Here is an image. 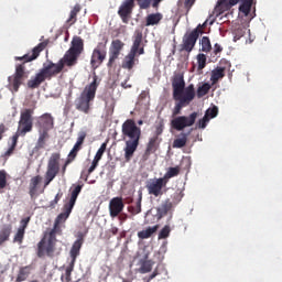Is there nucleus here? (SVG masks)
Listing matches in <instances>:
<instances>
[{"label":"nucleus","mask_w":282,"mask_h":282,"mask_svg":"<svg viewBox=\"0 0 282 282\" xmlns=\"http://www.w3.org/2000/svg\"><path fill=\"white\" fill-rule=\"evenodd\" d=\"M78 56L80 55L68 50L58 63L48 62V64H44L39 73L28 82L29 89H39L45 80H52L54 76H58L65 69V65L66 67H74L78 63Z\"/></svg>","instance_id":"nucleus-1"},{"label":"nucleus","mask_w":282,"mask_h":282,"mask_svg":"<svg viewBox=\"0 0 282 282\" xmlns=\"http://www.w3.org/2000/svg\"><path fill=\"white\" fill-rule=\"evenodd\" d=\"M45 50V43H40L36 45L31 53H28L23 56H15L14 61H22L21 64L15 65V72L13 75L8 77V89L13 94L19 91V88L28 78L30 77V72L25 68V63H32V61H36L37 56Z\"/></svg>","instance_id":"nucleus-2"},{"label":"nucleus","mask_w":282,"mask_h":282,"mask_svg":"<svg viewBox=\"0 0 282 282\" xmlns=\"http://www.w3.org/2000/svg\"><path fill=\"white\" fill-rule=\"evenodd\" d=\"M121 133L123 138H128L126 141L124 160L126 162H131L133 154L138 151L140 147V138H142V129L138 127L135 120L127 119L121 126Z\"/></svg>","instance_id":"nucleus-3"},{"label":"nucleus","mask_w":282,"mask_h":282,"mask_svg":"<svg viewBox=\"0 0 282 282\" xmlns=\"http://www.w3.org/2000/svg\"><path fill=\"white\" fill-rule=\"evenodd\" d=\"M98 85V76L94 75L93 82L86 85L80 95L75 99V109H77V111L89 115L91 111V101L96 99Z\"/></svg>","instance_id":"nucleus-4"},{"label":"nucleus","mask_w":282,"mask_h":282,"mask_svg":"<svg viewBox=\"0 0 282 282\" xmlns=\"http://www.w3.org/2000/svg\"><path fill=\"white\" fill-rule=\"evenodd\" d=\"M57 241L55 230H51L48 234H45L37 243L36 256L39 259H43V257H50L51 259L53 257H58V254L63 252V249H56Z\"/></svg>","instance_id":"nucleus-5"},{"label":"nucleus","mask_w":282,"mask_h":282,"mask_svg":"<svg viewBox=\"0 0 282 282\" xmlns=\"http://www.w3.org/2000/svg\"><path fill=\"white\" fill-rule=\"evenodd\" d=\"M39 139L36 142V149H45V142L50 140V131L54 129V117L51 113H43L39 117L36 122Z\"/></svg>","instance_id":"nucleus-6"},{"label":"nucleus","mask_w":282,"mask_h":282,"mask_svg":"<svg viewBox=\"0 0 282 282\" xmlns=\"http://www.w3.org/2000/svg\"><path fill=\"white\" fill-rule=\"evenodd\" d=\"M174 100L176 104L172 111V118H177L180 113H182V109H184V107H188V105L195 100V86L191 84L185 88L184 95L178 96V99Z\"/></svg>","instance_id":"nucleus-7"},{"label":"nucleus","mask_w":282,"mask_h":282,"mask_svg":"<svg viewBox=\"0 0 282 282\" xmlns=\"http://www.w3.org/2000/svg\"><path fill=\"white\" fill-rule=\"evenodd\" d=\"M34 110L24 109L20 113V120L18 122V131L22 134V138H25L28 133H31L34 128V118L32 117Z\"/></svg>","instance_id":"nucleus-8"},{"label":"nucleus","mask_w":282,"mask_h":282,"mask_svg":"<svg viewBox=\"0 0 282 282\" xmlns=\"http://www.w3.org/2000/svg\"><path fill=\"white\" fill-rule=\"evenodd\" d=\"M199 117V112H192L189 116H178L171 120V127L175 131H184L187 127H193Z\"/></svg>","instance_id":"nucleus-9"},{"label":"nucleus","mask_w":282,"mask_h":282,"mask_svg":"<svg viewBox=\"0 0 282 282\" xmlns=\"http://www.w3.org/2000/svg\"><path fill=\"white\" fill-rule=\"evenodd\" d=\"M107 58V42L106 43H98L97 47L94 48L90 65L93 69H98Z\"/></svg>","instance_id":"nucleus-10"},{"label":"nucleus","mask_w":282,"mask_h":282,"mask_svg":"<svg viewBox=\"0 0 282 282\" xmlns=\"http://www.w3.org/2000/svg\"><path fill=\"white\" fill-rule=\"evenodd\" d=\"M199 34H202V30L194 29L192 32L186 33L183 36V42L181 44V52H187L191 54L197 44V39H199Z\"/></svg>","instance_id":"nucleus-11"},{"label":"nucleus","mask_w":282,"mask_h":282,"mask_svg":"<svg viewBox=\"0 0 282 282\" xmlns=\"http://www.w3.org/2000/svg\"><path fill=\"white\" fill-rule=\"evenodd\" d=\"M135 8V0H124L119 9L118 14L122 21V23L128 24L131 21V17L133 14V9Z\"/></svg>","instance_id":"nucleus-12"},{"label":"nucleus","mask_w":282,"mask_h":282,"mask_svg":"<svg viewBox=\"0 0 282 282\" xmlns=\"http://www.w3.org/2000/svg\"><path fill=\"white\" fill-rule=\"evenodd\" d=\"M59 172H61V153L55 152L48 159L45 175L54 180Z\"/></svg>","instance_id":"nucleus-13"},{"label":"nucleus","mask_w":282,"mask_h":282,"mask_svg":"<svg viewBox=\"0 0 282 282\" xmlns=\"http://www.w3.org/2000/svg\"><path fill=\"white\" fill-rule=\"evenodd\" d=\"M172 87H173V100L180 99V96H184V91H186V82H184V74L177 73L172 78Z\"/></svg>","instance_id":"nucleus-14"},{"label":"nucleus","mask_w":282,"mask_h":282,"mask_svg":"<svg viewBox=\"0 0 282 282\" xmlns=\"http://www.w3.org/2000/svg\"><path fill=\"white\" fill-rule=\"evenodd\" d=\"M124 48L123 42L120 40H113L111 42L110 48H109V61L107 63V67L111 69L113 65H116V61L120 57V53Z\"/></svg>","instance_id":"nucleus-15"},{"label":"nucleus","mask_w":282,"mask_h":282,"mask_svg":"<svg viewBox=\"0 0 282 282\" xmlns=\"http://www.w3.org/2000/svg\"><path fill=\"white\" fill-rule=\"evenodd\" d=\"M169 184V181H165L163 177L154 178L147 184L149 195H153L154 197H160L163 195L162 188Z\"/></svg>","instance_id":"nucleus-16"},{"label":"nucleus","mask_w":282,"mask_h":282,"mask_svg":"<svg viewBox=\"0 0 282 282\" xmlns=\"http://www.w3.org/2000/svg\"><path fill=\"white\" fill-rule=\"evenodd\" d=\"M124 210V202L122 200V197H113L109 202V213L110 217L116 218L120 213Z\"/></svg>","instance_id":"nucleus-17"},{"label":"nucleus","mask_w":282,"mask_h":282,"mask_svg":"<svg viewBox=\"0 0 282 282\" xmlns=\"http://www.w3.org/2000/svg\"><path fill=\"white\" fill-rule=\"evenodd\" d=\"M63 213H61L56 219H55V224L54 227L51 230H55V235L61 232V224H63V221H67L69 215H72V210H74V207H69L68 205L64 204V208H63Z\"/></svg>","instance_id":"nucleus-18"},{"label":"nucleus","mask_w":282,"mask_h":282,"mask_svg":"<svg viewBox=\"0 0 282 282\" xmlns=\"http://www.w3.org/2000/svg\"><path fill=\"white\" fill-rule=\"evenodd\" d=\"M105 151H107V143H102L100 145V148L98 149V151L93 160V163H91L90 167L88 169L86 178L89 177V175H91V173L95 172L96 169H98V163L100 162V160H102V155H105Z\"/></svg>","instance_id":"nucleus-19"},{"label":"nucleus","mask_w":282,"mask_h":282,"mask_svg":"<svg viewBox=\"0 0 282 282\" xmlns=\"http://www.w3.org/2000/svg\"><path fill=\"white\" fill-rule=\"evenodd\" d=\"M140 63V59L138 58V54L132 53L131 51L124 56L121 67L122 69H128L131 72L135 65Z\"/></svg>","instance_id":"nucleus-20"},{"label":"nucleus","mask_w":282,"mask_h":282,"mask_svg":"<svg viewBox=\"0 0 282 282\" xmlns=\"http://www.w3.org/2000/svg\"><path fill=\"white\" fill-rule=\"evenodd\" d=\"M83 243H85V239L83 236H80L72 246L70 251H69V257H70V263L76 264V259L80 257V248H83Z\"/></svg>","instance_id":"nucleus-21"},{"label":"nucleus","mask_w":282,"mask_h":282,"mask_svg":"<svg viewBox=\"0 0 282 282\" xmlns=\"http://www.w3.org/2000/svg\"><path fill=\"white\" fill-rule=\"evenodd\" d=\"M169 213H173V202L167 198L156 208V217L158 219H162L163 217H166Z\"/></svg>","instance_id":"nucleus-22"},{"label":"nucleus","mask_w":282,"mask_h":282,"mask_svg":"<svg viewBox=\"0 0 282 282\" xmlns=\"http://www.w3.org/2000/svg\"><path fill=\"white\" fill-rule=\"evenodd\" d=\"M43 177L41 175L33 176L29 183V195L31 199L39 197V184H41Z\"/></svg>","instance_id":"nucleus-23"},{"label":"nucleus","mask_w":282,"mask_h":282,"mask_svg":"<svg viewBox=\"0 0 282 282\" xmlns=\"http://www.w3.org/2000/svg\"><path fill=\"white\" fill-rule=\"evenodd\" d=\"M158 149H160V138L152 137L147 144V149L143 154V160H149L150 155L152 153H155V151H158Z\"/></svg>","instance_id":"nucleus-24"},{"label":"nucleus","mask_w":282,"mask_h":282,"mask_svg":"<svg viewBox=\"0 0 282 282\" xmlns=\"http://www.w3.org/2000/svg\"><path fill=\"white\" fill-rule=\"evenodd\" d=\"M68 50L80 56L85 51V42L80 39V36L75 35L70 42V47Z\"/></svg>","instance_id":"nucleus-25"},{"label":"nucleus","mask_w":282,"mask_h":282,"mask_svg":"<svg viewBox=\"0 0 282 282\" xmlns=\"http://www.w3.org/2000/svg\"><path fill=\"white\" fill-rule=\"evenodd\" d=\"M164 19V15L160 12L150 13L145 18V28H150L151 25H160V21Z\"/></svg>","instance_id":"nucleus-26"},{"label":"nucleus","mask_w":282,"mask_h":282,"mask_svg":"<svg viewBox=\"0 0 282 282\" xmlns=\"http://www.w3.org/2000/svg\"><path fill=\"white\" fill-rule=\"evenodd\" d=\"M32 265H25V267H20L19 271H18V275L15 279V282H23V281H28V278L30 276V274H32Z\"/></svg>","instance_id":"nucleus-27"},{"label":"nucleus","mask_w":282,"mask_h":282,"mask_svg":"<svg viewBox=\"0 0 282 282\" xmlns=\"http://www.w3.org/2000/svg\"><path fill=\"white\" fill-rule=\"evenodd\" d=\"M142 31H135L134 32V36H133V43L132 46L130 48V52H132V54H138V48L142 47L144 44H142Z\"/></svg>","instance_id":"nucleus-28"},{"label":"nucleus","mask_w":282,"mask_h":282,"mask_svg":"<svg viewBox=\"0 0 282 282\" xmlns=\"http://www.w3.org/2000/svg\"><path fill=\"white\" fill-rule=\"evenodd\" d=\"M226 76V68L225 67H216L215 69L212 70V85H217L221 78Z\"/></svg>","instance_id":"nucleus-29"},{"label":"nucleus","mask_w":282,"mask_h":282,"mask_svg":"<svg viewBox=\"0 0 282 282\" xmlns=\"http://www.w3.org/2000/svg\"><path fill=\"white\" fill-rule=\"evenodd\" d=\"M188 142V133L182 132L178 138L174 139L172 147L173 149H184Z\"/></svg>","instance_id":"nucleus-30"},{"label":"nucleus","mask_w":282,"mask_h":282,"mask_svg":"<svg viewBox=\"0 0 282 282\" xmlns=\"http://www.w3.org/2000/svg\"><path fill=\"white\" fill-rule=\"evenodd\" d=\"M10 235H12V225H3L0 230V246L10 240Z\"/></svg>","instance_id":"nucleus-31"},{"label":"nucleus","mask_w":282,"mask_h":282,"mask_svg":"<svg viewBox=\"0 0 282 282\" xmlns=\"http://www.w3.org/2000/svg\"><path fill=\"white\" fill-rule=\"evenodd\" d=\"M80 191H83V185H76L70 192V198L66 206L74 208L76 206V199H78V195H80Z\"/></svg>","instance_id":"nucleus-32"},{"label":"nucleus","mask_w":282,"mask_h":282,"mask_svg":"<svg viewBox=\"0 0 282 282\" xmlns=\"http://www.w3.org/2000/svg\"><path fill=\"white\" fill-rule=\"evenodd\" d=\"M160 225H155L153 227H148L145 230L139 231V239H149L154 232H158Z\"/></svg>","instance_id":"nucleus-33"},{"label":"nucleus","mask_w":282,"mask_h":282,"mask_svg":"<svg viewBox=\"0 0 282 282\" xmlns=\"http://www.w3.org/2000/svg\"><path fill=\"white\" fill-rule=\"evenodd\" d=\"M19 138H23V134L19 130L11 137V145L7 151V155H12L14 153V149H17V144L19 143Z\"/></svg>","instance_id":"nucleus-34"},{"label":"nucleus","mask_w":282,"mask_h":282,"mask_svg":"<svg viewBox=\"0 0 282 282\" xmlns=\"http://www.w3.org/2000/svg\"><path fill=\"white\" fill-rule=\"evenodd\" d=\"M139 272L140 274H149L153 270V260H141Z\"/></svg>","instance_id":"nucleus-35"},{"label":"nucleus","mask_w":282,"mask_h":282,"mask_svg":"<svg viewBox=\"0 0 282 282\" xmlns=\"http://www.w3.org/2000/svg\"><path fill=\"white\" fill-rule=\"evenodd\" d=\"M80 10H83V8L79 3L74 6L73 10L70 11L68 20L66 21L67 23H69V25H74V23H76V17H78V12H80Z\"/></svg>","instance_id":"nucleus-36"},{"label":"nucleus","mask_w":282,"mask_h":282,"mask_svg":"<svg viewBox=\"0 0 282 282\" xmlns=\"http://www.w3.org/2000/svg\"><path fill=\"white\" fill-rule=\"evenodd\" d=\"M241 4L239 7V12H242L245 17H248L250 14V10H252V1L253 0H240Z\"/></svg>","instance_id":"nucleus-37"},{"label":"nucleus","mask_w":282,"mask_h":282,"mask_svg":"<svg viewBox=\"0 0 282 282\" xmlns=\"http://www.w3.org/2000/svg\"><path fill=\"white\" fill-rule=\"evenodd\" d=\"M85 138H87V132L82 131L78 133L77 141L73 147L75 151H80L83 149V144H85Z\"/></svg>","instance_id":"nucleus-38"},{"label":"nucleus","mask_w":282,"mask_h":282,"mask_svg":"<svg viewBox=\"0 0 282 282\" xmlns=\"http://www.w3.org/2000/svg\"><path fill=\"white\" fill-rule=\"evenodd\" d=\"M180 166L169 167L167 172L164 174V177L162 178L165 180V182H169V180H171L172 177H177V175H180Z\"/></svg>","instance_id":"nucleus-39"},{"label":"nucleus","mask_w":282,"mask_h":282,"mask_svg":"<svg viewBox=\"0 0 282 282\" xmlns=\"http://www.w3.org/2000/svg\"><path fill=\"white\" fill-rule=\"evenodd\" d=\"M128 210L131 215H140L142 213V193L139 195L137 205L128 207Z\"/></svg>","instance_id":"nucleus-40"},{"label":"nucleus","mask_w":282,"mask_h":282,"mask_svg":"<svg viewBox=\"0 0 282 282\" xmlns=\"http://www.w3.org/2000/svg\"><path fill=\"white\" fill-rule=\"evenodd\" d=\"M237 3H239V0H220V1H218V6H219V8H221V10H230V8H232V6H237Z\"/></svg>","instance_id":"nucleus-41"},{"label":"nucleus","mask_w":282,"mask_h":282,"mask_svg":"<svg viewBox=\"0 0 282 282\" xmlns=\"http://www.w3.org/2000/svg\"><path fill=\"white\" fill-rule=\"evenodd\" d=\"M200 45H202V52H205L206 54H208V52L213 50V45L210 44V39L208 36L202 37Z\"/></svg>","instance_id":"nucleus-42"},{"label":"nucleus","mask_w":282,"mask_h":282,"mask_svg":"<svg viewBox=\"0 0 282 282\" xmlns=\"http://www.w3.org/2000/svg\"><path fill=\"white\" fill-rule=\"evenodd\" d=\"M212 87L213 86L210 84H208V83H205L202 86H199L197 88V97L198 98H204V96H206V94H208V91H210Z\"/></svg>","instance_id":"nucleus-43"},{"label":"nucleus","mask_w":282,"mask_h":282,"mask_svg":"<svg viewBox=\"0 0 282 282\" xmlns=\"http://www.w3.org/2000/svg\"><path fill=\"white\" fill-rule=\"evenodd\" d=\"M23 239H25V231L18 228L13 237V243H19V246H21L23 243Z\"/></svg>","instance_id":"nucleus-44"},{"label":"nucleus","mask_w":282,"mask_h":282,"mask_svg":"<svg viewBox=\"0 0 282 282\" xmlns=\"http://www.w3.org/2000/svg\"><path fill=\"white\" fill-rule=\"evenodd\" d=\"M198 72H202L206 67V55L204 53H199L196 57Z\"/></svg>","instance_id":"nucleus-45"},{"label":"nucleus","mask_w":282,"mask_h":282,"mask_svg":"<svg viewBox=\"0 0 282 282\" xmlns=\"http://www.w3.org/2000/svg\"><path fill=\"white\" fill-rule=\"evenodd\" d=\"M219 113V108L217 106H214L213 108H209L205 112V117L209 118H217V115Z\"/></svg>","instance_id":"nucleus-46"},{"label":"nucleus","mask_w":282,"mask_h":282,"mask_svg":"<svg viewBox=\"0 0 282 282\" xmlns=\"http://www.w3.org/2000/svg\"><path fill=\"white\" fill-rule=\"evenodd\" d=\"M8 186V173L4 170L0 171V189L6 188Z\"/></svg>","instance_id":"nucleus-47"},{"label":"nucleus","mask_w":282,"mask_h":282,"mask_svg":"<svg viewBox=\"0 0 282 282\" xmlns=\"http://www.w3.org/2000/svg\"><path fill=\"white\" fill-rule=\"evenodd\" d=\"M171 235V226L165 225L159 232V239H166Z\"/></svg>","instance_id":"nucleus-48"},{"label":"nucleus","mask_w":282,"mask_h":282,"mask_svg":"<svg viewBox=\"0 0 282 282\" xmlns=\"http://www.w3.org/2000/svg\"><path fill=\"white\" fill-rule=\"evenodd\" d=\"M75 265H76L75 263L72 264V262H69V265L66 268V270H65V281L66 282L72 281V272H74Z\"/></svg>","instance_id":"nucleus-49"},{"label":"nucleus","mask_w":282,"mask_h":282,"mask_svg":"<svg viewBox=\"0 0 282 282\" xmlns=\"http://www.w3.org/2000/svg\"><path fill=\"white\" fill-rule=\"evenodd\" d=\"M77 155H78V151L73 148L68 153V156L66 159V164H72V162L76 160Z\"/></svg>","instance_id":"nucleus-50"},{"label":"nucleus","mask_w":282,"mask_h":282,"mask_svg":"<svg viewBox=\"0 0 282 282\" xmlns=\"http://www.w3.org/2000/svg\"><path fill=\"white\" fill-rule=\"evenodd\" d=\"M210 121V119L206 116H204L202 119L198 120L196 127L197 129H206L208 122Z\"/></svg>","instance_id":"nucleus-51"},{"label":"nucleus","mask_w":282,"mask_h":282,"mask_svg":"<svg viewBox=\"0 0 282 282\" xmlns=\"http://www.w3.org/2000/svg\"><path fill=\"white\" fill-rule=\"evenodd\" d=\"M164 132V123L160 122L156 127H155V135L154 138H160V135H162V133Z\"/></svg>","instance_id":"nucleus-52"},{"label":"nucleus","mask_w":282,"mask_h":282,"mask_svg":"<svg viewBox=\"0 0 282 282\" xmlns=\"http://www.w3.org/2000/svg\"><path fill=\"white\" fill-rule=\"evenodd\" d=\"M30 224V217H26V218H23L21 221H20V227L19 229L20 230H24L25 232V229L28 228V225Z\"/></svg>","instance_id":"nucleus-53"},{"label":"nucleus","mask_w":282,"mask_h":282,"mask_svg":"<svg viewBox=\"0 0 282 282\" xmlns=\"http://www.w3.org/2000/svg\"><path fill=\"white\" fill-rule=\"evenodd\" d=\"M243 34H246V31L243 29H237L235 31L234 40L239 41V39H241V36H243Z\"/></svg>","instance_id":"nucleus-54"},{"label":"nucleus","mask_w":282,"mask_h":282,"mask_svg":"<svg viewBox=\"0 0 282 282\" xmlns=\"http://www.w3.org/2000/svg\"><path fill=\"white\" fill-rule=\"evenodd\" d=\"M63 198V192L56 194L55 198L51 202V206H56L58 202Z\"/></svg>","instance_id":"nucleus-55"},{"label":"nucleus","mask_w":282,"mask_h":282,"mask_svg":"<svg viewBox=\"0 0 282 282\" xmlns=\"http://www.w3.org/2000/svg\"><path fill=\"white\" fill-rule=\"evenodd\" d=\"M195 1L196 0H185L184 6L187 12H189L193 6H195Z\"/></svg>","instance_id":"nucleus-56"},{"label":"nucleus","mask_w":282,"mask_h":282,"mask_svg":"<svg viewBox=\"0 0 282 282\" xmlns=\"http://www.w3.org/2000/svg\"><path fill=\"white\" fill-rule=\"evenodd\" d=\"M221 52H224V47H221V45H219L218 43H216L214 45V54L217 56V54H221Z\"/></svg>","instance_id":"nucleus-57"},{"label":"nucleus","mask_w":282,"mask_h":282,"mask_svg":"<svg viewBox=\"0 0 282 282\" xmlns=\"http://www.w3.org/2000/svg\"><path fill=\"white\" fill-rule=\"evenodd\" d=\"M52 182H54V178H52L51 176L45 175L44 188H47V186H50V184H52Z\"/></svg>","instance_id":"nucleus-58"},{"label":"nucleus","mask_w":282,"mask_h":282,"mask_svg":"<svg viewBox=\"0 0 282 282\" xmlns=\"http://www.w3.org/2000/svg\"><path fill=\"white\" fill-rule=\"evenodd\" d=\"M8 131V128H6V124L1 123L0 124V140H3V133Z\"/></svg>","instance_id":"nucleus-59"},{"label":"nucleus","mask_w":282,"mask_h":282,"mask_svg":"<svg viewBox=\"0 0 282 282\" xmlns=\"http://www.w3.org/2000/svg\"><path fill=\"white\" fill-rule=\"evenodd\" d=\"M160 274V271H158V268L154 269V271L152 272V274H150L148 282L149 281H153V279H155V276H158Z\"/></svg>","instance_id":"nucleus-60"},{"label":"nucleus","mask_w":282,"mask_h":282,"mask_svg":"<svg viewBox=\"0 0 282 282\" xmlns=\"http://www.w3.org/2000/svg\"><path fill=\"white\" fill-rule=\"evenodd\" d=\"M128 79H126L123 83H121V87L123 88V89H131V85L130 84H128Z\"/></svg>","instance_id":"nucleus-61"},{"label":"nucleus","mask_w":282,"mask_h":282,"mask_svg":"<svg viewBox=\"0 0 282 282\" xmlns=\"http://www.w3.org/2000/svg\"><path fill=\"white\" fill-rule=\"evenodd\" d=\"M142 54H144V45H143V46H140V47L137 50V58H138V56H142Z\"/></svg>","instance_id":"nucleus-62"},{"label":"nucleus","mask_w":282,"mask_h":282,"mask_svg":"<svg viewBox=\"0 0 282 282\" xmlns=\"http://www.w3.org/2000/svg\"><path fill=\"white\" fill-rule=\"evenodd\" d=\"M67 166H69V164H67V161H66L65 164L62 167L63 175H65V171H67Z\"/></svg>","instance_id":"nucleus-63"},{"label":"nucleus","mask_w":282,"mask_h":282,"mask_svg":"<svg viewBox=\"0 0 282 282\" xmlns=\"http://www.w3.org/2000/svg\"><path fill=\"white\" fill-rule=\"evenodd\" d=\"M111 232H112V235H118V227H113V228L111 229Z\"/></svg>","instance_id":"nucleus-64"}]
</instances>
